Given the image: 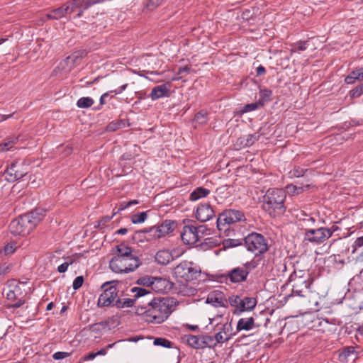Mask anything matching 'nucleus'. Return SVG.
I'll return each mask as SVG.
<instances>
[{
	"instance_id": "f3484780",
	"label": "nucleus",
	"mask_w": 363,
	"mask_h": 363,
	"mask_svg": "<svg viewBox=\"0 0 363 363\" xmlns=\"http://www.w3.org/2000/svg\"><path fill=\"white\" fill-rule=\"evenodd\" d=\"M182 241L187 245H194L199 241L198 233L194 225H185L181 233Z\"/></svg>"
},
{
	"instance_id": "aec40b11",
	"label": "nucleus",
	"mask_w": 363,
	"mask_h": 363,
	"mask_svg": "<svg viewBox=\"0 0 363 363\" xmlns=\"http://www.w3.org/2000/svg\"><path fill=\"white\" fill-rule=\"evenodd\" d=\"M169 84H162L156 86L152 89L150 96L152 101L157 100L162 97L169 96Z\"/></svg>"
},
{
	"instance_id": "9d476101",
	"label": "nucleus",
	"mask_w": 363,
	"mask_h": 363,
	"mask_svg": "<svg viewBox=\"0 0 363 363\" xmlns=\"http://www.w3.org/2000/svg\"><path fill=\"white\" fill-rule=\"evenodd\" d=\"M29 216H20L13 220L9 225V230L14 235L24 236L30 233L33 228V223H30Z\"/></svg>"
},
{
	"instance_id": "a19ab883",
	"label": "nucleus",
	"mask_w": 363,
	"mask_h": 363,
	"mask_svg": "<svg viewBox=\"0 0 363 363\" xmlns=\"http://www.w3.org/2000/svg\"><path fill=\"white\" fill-rule=\"evenodd\" d=\"M21 294V289L18 286H16L13 289L9 291L6 298L10 301H15L18 299V296Z\"/></svg>"
},
{
	"instance_id": "2eb2a0df",
	"label": "nucleus",
	"mask_w": 363,
	"mask_h": 363,
	"mask_svg": "<svg viewBox=\"0 0 363 363\" xmlns=\"http://www.w3.org/2000/svg\"><path fill=\"white\" fill-rule=\"evenodd\" d=\"M206 303L214 307H226L228 305L224 294L220 290L211 291L207 296Z\"/></svg>"
},
{
	"instance_id": "20e7f679",
	"label": "nucleus",
	"mask_w": 363,
	"mask_h": 363,
	"mask_svg": "<svg viewBox=\"0 0 363 363\" xmlns=\"http://www.w3.org/2000/svg\"><path fill=\"white\" fill-rule=\"evenodd\" d=\"M310 273L305 270H294L289 278V283L292 287L289 297L300 296L305 298L310 292V286L313 283Z\"/></svg>"
},
{
	"instance_id": "4d7b16f0",
	"label": "nucleus",
	"mask_w": 363,
	"mask_h": 363,
	"mask_svg": "<svg viewBox=\"0 0 363 363\" xmlns=\"http://www.w3.org/2000/svg\"><path fill=\"white\" fill-rule=\"evenodd\" d=\"M70 355V353L65 352H57L53 354L52 357L55 360L62 359Z\"/></svg>"
},
{
	"instance_id": "c03bdc74",
	"label": "nucleus",
	"mask_w": 363,
	"mask_h": 363,
	"mask_svg": "<svg viewBox=\"0 0 363 363\" xmlns=\"http://www.w3.org/2000/svg\"><path fill=\"white\" fill-rule=\"evenodd\" d=\"M147 218L146 212H140L137 214H134L131 217V221L134 224L141 223L144 222Z\"/></svg>"
},
{
	"instance_id": "5701e85b",
	"label": "nucleus",
	"mask_w": 363,
	"mask_h": 363,
	"mask_svg": "<svg viewBox=\"0 0 363 363\" xmlns=\"http://www.w3.org/2000/svg\"><path fill=\"white\" fill-rule=\"evenodd\" d=\"M257 299L253 297H245L241 299L240 306H239V314L245 311L253 310L257 305Z\"/></svg>"
},
{
	"instance_id": "4be33fe9",
	"label": "nucleus",
	"mask_w": 363,
	"mask_h": 363,
	"mask_svg": "<svg viewBox=\"0 0 363 363\" xmlns=\"http://www.w3.org/2000/svg\"><path fill=\"white\" fill-rule=\"evenodd\" d=\"M203 335H187L184 336V340L190 347L194 349L203 348Z\"/></svg>"
},
{
	"instance_id": "b1692460",
	"label": "nucleus",
	"mask_w": 363,
	"mask_h": 363,
	"mask_svg": "<svg viewBox=\"0 0 363 363\" xmlns=\"http://www.w3.org/2000/svg\"><path fill=\"white\" fill-rule=\"evenodd\" d=\"M255 320L252 317L250 318H242L237 323V330H250L255 328ZM257 326H259L258 325Z\"/></svg>"
},
{
	"instance_id": "c85d7f7f",
	"label": "nucleus",
	"mask_w": 363,
	"mask_h": 363,
	"mask_svg": "<svg viewBox=\"0 0 363 363\" xmlns=\"http://www.w3.org/2000/svg\"><path fill=\"white\" fill-rule=\"evenodd\" d=\"M355 350L354 347H347L344 348L339 354V360L342 362H347L348 358L354 354Z\"/></svg>"
},
{
	"instance_id": "e433bc0d",
	"label": "nucleus",
	"mask_w": 363,
	"mask_h": 363,
	"mask_svg": "<svg viewBox=\"0 0 363 363\" xmlns=\"http://www.w3.org/2000/svg\"><path fill=\"white\" fill-rule=\"evenodd\" d=\"M147 232L150 233V235L155 239H160L167 235L166 233H163V230H162L160 225L157 227L154 226L150 228Z\"/></svg>"
},
{
	"instance_id": "ea45409f",
	"label": "nucleus",
	"mask_w": 363,
	"mask_h": 363,
	"mask_svg": "<svg viewBox=\"0 0 363 363\" xmlns=\"http://www.w3.org/2000/svg\"><path fill=\"white\" fill-rule=\"evenodd\" d=\"M160 226L163 230V233H166L167 234L172 232L174 229L175 223L174 221L170 220H165Z\"/></svg>"
},
{
	"instance_id": "de8ad7c7",
	"label": "nucleus",
	"mask_w": 363,
	"mask_h": 363,
	"mask_svg": "<svg viewBox=\"0 0 363 363\" xmlns=\"http://www.w3.org/2000/svg\"><path fill=\"white\" fill-rule=\"evenodd\" d=\"M306 171V169L300 167H295L290 172V177H300L303 176L305 172Z\"/></svg>"
},
{
	"instance_id": "bb28decb",
	"label": "nucleus",
	"mask_w": 363,
	"mask_h": 363,
	"mask_svg": "<svg viewBox=\"0 0 363 363\" xmlns=\"http://www.w3.org/2000/svg\"><path fill=\"white\" fill-rule=\"evenodd\" d=\"M209 194V189L202 186L197 187L190 194L189 200L191 201H196L206 197Z\"/></svg>"
},
{
	"instance_id": "6e6552de",
	"label": "nucleus",
	"mask_w": 363,
	"mask_h": 363,
	"mask_svg": "<svg viewBox=\"0 0 363 363\" xmlns=\"http://www.w3.org/2000/svg\"><path fill=\"white\" fill-rule=\"evenodd\" d=\"M161 282L164 283V281L162 278L146 276L138 279L137 280V284L139 285L145 286L148 287V289L135 286L133 287L130 291L134 294L135 298L137 299L143 296L152 295V293L151 291V289H158V287L156 285Z\"/></svg>"
},
{
	"instance_id": "c756f323",
	"label": "nucleus",
	"mask_w": 363,
	"mask_h": 363,
	"mask_svg": "<svg viewBox=\"0 0 363 363\" xmlns=\"http://www.w3.org/2000/svg\"><path fill=\"white\" fill-rule=\"evenodd\" d=\"M74 6L81 10H86L95 4L94 0H73Z\"/></svg>"
},
{
	"instance_id": "3c124183",
	"label": "nucleus",
	"mask_w": 363,
	"mask_h": 363,
	"mask_svg": "<svg viewBox=\"0 0 363 363\" xmlns=\"http://www.w3.org/2000/svg\"><path fill=\"white\" fill-rule=\"evenodd\" d=\"M62 6L64 7V10H65L66 15L73 13L76 9V7L74 6V1L73 0H72L71 1H69V2H66Z\"/></svg>"
},
{
	"instance_id": "1a4fd4ad",
	"label": "nucleus",
	"mask_w": 363,
	"mask_h": 363,
	"mask_svg": "<svg viewBox=\"0 0 363 363\" xmlns=\"http://www.w3.org/2000/svg\"><path fill=\"white\" fill-rule=\"evenodd\" d=\"M334 230L328 228L306 229L303 240L315 245H320L330 238Z\"/></svg>"
},
{
	"instance_id": "4c0bfd02",
	"label": "nucleus",
	"mask_w": 363,
	"mask_h": 363,
	"mask_svg": "<svg viewBox=\"0 0 363 363\" xmlns=\"http://www.w3.org/2000/svg\"><path fill=\"white\" fill-rule=\"evenodd\" d=\"M147 232L150 233V235L155 239H160L167 235L166 233H163V230H162L160 225L157 227L154 226L150 228Z\"/></svg>"
},
{
	"instance_id": "72a5a7b5",
	"label": "nucleus",
	"mask_w": 363,
	"mask_h": 363,
	"mask_svg": "<svg viewBox=\"0 0 363 363\" xmlns=\"http://www.w3.org/2000/svg\"><path fill=\"white\" fill-rule=\"evenodd\" d=\"M18 138H11L5 140L4 143L0 144V150L2 152L10 150L17 143Z\"/></svg>"
},
{
	"instance_id": "774afa93",
	"label": "nucleus",
	"mask_w": 363,
	"mask_h": 363,
	"mask_svg": "<svg viewBox=\"0 0 363 363\" xmlns=\"http://www.w3.org/2000/svg\"><path fill=\"white\" fill-rule=\"evenodd\" d=\"M112 94L111 92L109 91H107L104 94H103L101 97H100V99H99V104L101 106H103L106 104V99L109 96V95Z\"/></svg>"
},
{
	"instance_id": "0eeeda50",
	"label": "nucleus",
	"mask_w": 363,
	"mask_h": 363,
	"mask_svg": "<svg viewBox=\"0 0 363 363\" xmlns=\"http://www.w3.org/2000/svg\"><path fill=\"white\" fill-rule=\"evenodd\" d=\"M257 262L254 260L247 262L240 267L230 270L225 275L226 279L232 283H240L247 280L249 273L257 267Z\"/></svg>"
},
{
	"instance_id": "58836bf2",
	"label": "nucleus",
	"mask_w": 363,
	"mask_h": 363,
	"mask_svg": "<svg viewBox=\"0 0 363 363\" xmlns=\"http://www.w3.org/2000/svg\"><path fill=\"white\" fill-rule=\"evenodd\" d=\"M309 186H310L309 185H306L303 186H296L293 184H289V185L286 186V189H287L288 192L290 194H298L303 192V191L309 189Z\"/></svg>"
},
{
	"instance_id": "423d86ee",
	"label": "nucleus",
	"mask_w": 363,
	"mask_h": 363,
	"mask_svg": "<svg viewBox=\"0 0 363 363\" xmlns=\"http://www.w3.org/2000/svg\"><path fill=\"white\" fill-rule=\"evenodd\" d=\"M244 240L247 250L256 256L264 253L268 250L267 240L262 234L252 233L247 235Z\"/></svg>"
},
{
	"instance_id": "603ef678",
	"label": "nucleus",
	"mask_w": 363,
	"mask_h": 363,
	"mask_svg": "<svg viewBox=\"0 0 363 363\" xmlns=\"http://www.w3.org/2000/svg\"><path fill=\"white\" fill-rule=\"evenodd\" d=\"M164 0H148V2L146 4V7L149 10H154L158 6H160Z\"/></svg>"
},
{
	"instance_id": "bf43d9fd",
	"label": "nucleus",
	"mask_w": 363,
	"mask_h": 363,
	"mask_svg": "<svg viewBox=\"0 0 363 363\" xmlns=\"http://www.w3.org/2000/svg\"><path fill=\"white\" fill-rule=\"evenodd\" d=\"M162 280L164 281V283H158L156 286L158 287V289H151V291L152 290H154L156 292H158V293H164L165 291V289H166V285H167V281L165 279H162Z\"/></svg>"
},
{
	"instance_id": "393cba45",
	"label": "nucleus",
	"mask_w": 363,
	"mask_h": 363,
	"mask_svg": "<svg viewBox=\"0 0 363 363\" xmlns=\"http://www.w3.org/2000/svg\"><path fill=\"white\" fill-rule=\"evenodd\" d=\"M356 81H363V67L352 71L345 79L348 84H354Z\"/></svg>"
},
{
	"instance_id": "f8f14e48",
	"label": "nucleus",
	"mask_w": 363,
	"mask_h": 363,
	"mask_svg": "<svg viewBox=\"0 0 363 363\" xmlns=\"http://www.w3.org/2000/svg\"><path fill=\"white\" fill-rule=\"evenodd\" d=\"M245 220V215L242 211L235 209L225 210L218 216L217 227L221 230V225H231Z\"/></svg>"
},
{
	"instance_id": "cd10ccee",
	"label": "nucleus",
	"mask_w": 363,
	"mask_h": 363,
	"mask_svg": "<svg viewBox=\"0 0 363 363\" xmlns=\"http://www.w3.org/2000/svg\"><path fill=\"white\" fill-rule=\"evenodd\" d=\"M66 16L63 6L53 9L46 15L48 19L58 20Z\"/></svg>"
},
{
	"instance_id": "7c9ffc66",
	"label": "nucleus",
	"mask_w": 363,
	"mask_h": 363,
	"mask_svg": "<svg viewBox=\"0 0 363 363\" xmlns=\"http://www.w3.org/2000/svg\"><path fill=\"white\" fill-rule=\"evenodd\" d=\"M308 41H298L291 45L290 50L291 55L295 52H300L307 49Z\"/></svg>"
},
{
	"instance_id": "6e6d98bb",
	"label": "nucleus",
	"mask_w": 363,
	"mask_h": 363,
	"mask_svg": "<svg viewBox=\"0 0 363 363\" xmlns=\"http://www.w3.org/2000/svg\"><path fill=\"white\" fill-rule=\"evenodd\" d=\"M84 283V277L83 276H78L77 277L72 284L73 289L74 290L79 289L80 287H82V284Z\"/></svg>"
},
{
	"instance_id": "4468645a",
	"label": "nucleus",
	"mask_w": 363,
	"mask_h": 363,
	"mask_svg": "<svg viewBox=\"0 0 363 363\" xmlns=\"http://www.w3.org/2000/svg\"><path fill=\"white\" fill-rule=\"evenodd\" d=\"M84 52L78 51L74 52L66 59L60 62L58 69L63 72H69L72 68L78 63V62L83 57Z\"/></svg>"
},
{
	"instance_id": "9b49d317",
	"label": "nucleus",
	"mask_w": 363,
	"mask_h": 363,
	"mask_svg": "<svg viewBox=\"0 0 363 363\" xmlns=\"http://www.w3.org/2000/svg\"><path fill=\"white\" fill-rule=\"evenodd\" d=\"M103 292L99 297L98 306L100 307L110 306L118 296V289L113 281H107L101 285Z\"/></svg>"
},
{
	"instance_id": "13d9d810",
	"label": "nucleus",
	"mask_w": 363,
	"mask_h": 363,
	"mask_svg": "<svg viewBox=\"0 0 363 363\" xmlns=\"http://www.w3.org/2000/svg\"><path fill=\"white\" fill-rule=\"evenodd\" d=\"M363 246V236H361V237H359L356 239V240L354 241L353 245H352V247H353V250H352V253L355 252V251L357 250V249L358 247H361Z\"/></svg>"
},
{
	"instance_id": "473e14b6",
	"label": "nucleus",
	"mask_w": 363,
	"mask_h": 363,
	"mask_svg": "<svg viewBox=\"0 0 363 363\" xmlns=\"http://www.w3.org/2000/svg\"><path fill=\"white\" fill-rule=\"evenodd\" d=\"M272 92L269 89H263L259 91V102L262 106L265 103L271 101Z\"/></svg>"
},
{
	"instance_id": "412c9836",
	"label": "nucleus",
	"mask_w": 363,
	"mask_h": 363,
	"mask_svg": "<svg viewBox=\"0 0 363 363\" xmlns=\"http://www.w3.org/2000/svg\"><path fill=\"white\" fill-rule=\"evenodd\" d=\"M155 259L159 264L167 265L174 260V257L171 251L168 250H161L156 253Z\"/></svg>"
},
{
	"instance_id": "8fccbe9b",
	"label": "nucleus",
	"mask_w": 363,
	"mask_h": 363,
	"mask_svg": "<svg viewBox=\"0 0 363 363\" xmlns=\"http://www.w3.org/2000/svg\"><path fill=\"white\" fill-rule=\"evenodd\" d=\"M350 96L352 98L359 97L363 94V84L355 86L352 89L350 92Z\"/></svg>"
},
{
	"instance_id": "f704fd0d",
	"label": "nucleus",
	"mask_w": 363,
	"mask_h": 363,
	"mask_svg": "<svg viewBox=\"0 0 363 363\" xmlns=\"http://www.w3.org/2000/svg\"><path fill=\"white\" fill-rule=\"evenodd\" d=\"M94 104V100L90 97H82L78 99L77 106L81 108H87Z\"/></svg>"
},
{
	"instance_id": "7ed1b4c3",
	"label": "nucleus",
	"mask_w": 363,
	"mask_h": 363,
	"mask_svg": "<svg viewBox=\"0 0 363 363\" xmlns=\"http://www.w3.org/2000/svg\"><path fill=\"white\" fill-rule=\"evenodd\" d=\"M286 193L281 189H269L263 196V208L271 217L283 215L286 211L284 204Z\"/></svg>"
},
{
	"instance_id": "79ce46f5",
	"label": "nucleus",
	"mask_w": 363,
	"mask_h": 363,
	"mask_svg": "<svg viewBox=\"0 0 363 363\" xmlns=\"http://www.w3.org/2000/svg\"><path fill=\"white\" fill-rule=\"evenodd\" d=\"M203 348L205 347H214L217 345L216 340L215 337L209 336V335H203Z\"/></svg>"
},
{
	"instance_id": "f257e3e1",
	"label": "nucleus",
	"mask_w": 363,
	"mask_h": 363,
	"mask_svg": "<svg viewBox=\"0 0 363 363\" xmlns=\"http://www.w3.org/2000/svg\"><path fill=\"white\" fill-rule=\"evenodd\" d=\"M116 254L109 262L110 269L117 274H127L134 272L140 265L139 258L133 254V249L125 245L120 244L116 247Z\"/></svg>"
},
{
	"instance_id": "864d4df0",
	"label": "nucleus",
	"mask_w": 363,
	"mask_h": 363,
	"mask_svg": "<svg viewBox=\"0 0 363 363\" xmlns=\"http://www.w3.org/2000/svg\"><path fill=\"white\" fill-rule=\"evenodd\" d=\"M260 107H262V106L261 104H259V101H257L256 103H252V104H247L244 107L243 111L249 112V111H255Z\"/></svg>"
},
{
	"instance_id": "680f3d73",
	"label": "nucleus",
	"mask_w": 363,
	"mask_h": 363,
	"mask_svg": "<svg viewBox=\"0 0 363 363\" xmlns=\"http://www.w3.org/2000/svg\"><path fill=\"white\" fill-rule=\"evenodd\" d=\"M11 265L7 264H3L0 266V276L6 274L11 269Z\"/></svg>"
},
{
	"instance_id": "49530a36",
	"label": "nucleus",
	"mask_w": 363,
	"mask_h": 363,
	"mask_svg": "<svg viewBox=\"0 0 363 363\" xmlns=\"http://www.w3.org/2000/svg\"><path fill=\"white\" fill-rule=\"evenodd\" d=\"M194 121L199 124H204L207 122V113L201 111L198 112L194 116Z\"/></svg>"
},
{
	"instance_id": "052dcab7",
	"label": "nucleus",
	"mask_w": 363,
	"mask_h": 363,
	"mask_svg": "<svg viewBox=\"0 0 363 363\" xmlns=\"http://www.w3.org/2000/svg\"><path fill=\"white\" fill-rule=\"evenodd\" d=\"M73 263V261L71 260L69 262H64L62 263V264H60L58 268H57V271L60 272V273H64L67 270V268L68 267L72 264Z\"/></svg>"
},
{
	"instance_id": "2f4dec72",
	"label": "nucleus",
	"mask_w": 363,
	"mask_h": 363,
	"mask_svg": "<svg viewBox=\"0 0 363 363\" xmlns=\"http://www.w3.org/2000/svg\"><path fill=\"white\" fill-rule=\"evenodd\" d=\"M241 299V297L239 296L232 295L228 298V300H227L228 303L235 307V314L239 315V306H240Z\"/></svg>"
},
{
	"instance_id": "6ab92c4d",
	"label": "nucleus",
	"mask_w": 363,
	"mask_h": 363,
	"mask_svg": "<svg viewBox=\"0 0 363 363\" xmlns=\"http://www.w3.org/2000/svg\"><path fill=\"white\" fill-rule=\"evenodd\" d=\"M231 325L226 323L221 326L219 332H218L214 337L217 344H218L227 342L231 338Z\"/></svg>"
},
{
	"instance_id": "5fc2aeb1",
	"label": "nucleus",
	"mask_w": 363,
	"mask_h": 363,
	"mask_svg": "<svg viewBox=\"0 0 363 363\" xmlns=\"http://www.w3.org/2000/svg\"><path fill=\"white\" fill-rule=\"evenodd\" d=\"M195 228L196 233H198L199 240H200L202 237L206 234V232L208 230V228L205 225H200L197 227L195 226Z\"/></svg>"
},
{
	"instance_id": "ddd939ff",
	"label": "nucleus",
	"mask_w": 363,
	"mask_h": 363,
	"mask_svg": "<svg viewBox=\"0 0 363 363\" xmlns=\"http://www.w3.org/2000/svg\"><path fill=\"white\" fill-rule=\"evenodd\" d=\"M28 166L23 162H14L4 171V175L9 182H14L26 175Z\"/></svg>"
},
{
	"instance_id": "39448f33",
	"label": "nucleus",
	"mask_w": 363,
	"mask_h": 363,
	"mask_svg": "<svg viewBox=\"0 0 363 363\" xmlns=\"http://www.w3.org/2000/svg\"><path fill=\"white\" fill-rule=\"evenodd\" d=\"M174 274L182 282H187L196 279L201 274V269L191 262L182 261L174 267Z\"/></svg>"
},
{
	"instance_id": "dca6fc26",
	"label": "nucleus",
	"mask_w": 363,
	"mask_h": 363,
	"mask_svg": "<svg viewBox=\"0 0 363 363\" xmlns=\"http://www.w3.org/2000/svg\"><path fill=\"white\" fill-rule=\"evenodd\" d=\"M215 216L214 211L209 203H201L196 211V218L201 222H206Z\"/></svg>"
},
{
	"instance_id": "a211bd4d",
	"label": "nucleus",
	"mask_w": 363,
	"mask_h": 363,
	"mask_svg": "<svg viewBox=\"0 0 363 363\" xmlns=\"http://www.w3.org/2000/svg\"><path fill=\"white\" fill-rule=\"evenodd\" d=\"M260 135H261L259 133L243 135L238 138L235 145L238 149L251 146L259 140Z\"/></svg>"
},
{
	"instance_id": "a878e982",
	"label": "nucleus",
	"mask_w": 363,
	"mask_h": 363,
	"mask_svg": "<svg viewBox=\"0 0 363 363\" xmlns=\"http://www.w3.org/2000/svg\"><path fill=\"white\" fill-rule=\"evenodd\" d=\"M45 211L43 209H36L30 213L24 214L25 216H29L30 223H33V228L44 218Z\"/></svg>"
},
{
	"instance_id": "69168bd1",
	"label": "nucleus",
	"mask_w": 363,
	"mask_h": 363,
	"mask_svg": "<svg viewBox=\"0 0 363 363\" xmlns=\"http://www.w3.org/2000/svg\"><path fill=\"white\" fill-rule=\"evenodd\" d=\"M127 86H128V84H125L116 89L110 91V92L113 93V95H117V94L122 93L123 91H125L126 89Z\"/></svg>"
},
{
	"instance_id": "c9c22d12",
	"label": "nucleus",
	"mask_w": 363,
	"mask_h": 363,
	"mask_svg": "<svg viewBox=\"0 0 363 363\" xmlns=\"http://www.w3.org/2000/svg\"><path fill=\"white\" fill-rule=\"evenodd\" d=\"M17 246L15 242H10L6 245L0 251V254H4L6 256L11 255L16 250Z\"/></svg>"
},
{
	"instance_id": "a18cd8bd",
	"label": "nucleus",
	"mask_w": 363,
	"mask_h": 363,
	"mask_svg": "<svg viewBox=\"0 0 363 363\" xmlns=\"http://www.w3.org/2000/svg\"><path fill=\"white\" fill-rule=\"evenodd\" d=\"M135 299L132 298H125L123 301L121 299H118L116 301V305L118 308H125V307H131L135 304Z\"/></svg>"
},
{
	"instance_id": "e2e57ef3",
	"label": "nucleus",
	"mask_w": 363,
	"mask_h": 363,
	"mask_svg": "<svg viewBox=\"0 0 363 363\" xmlns=\"http://www.w3.org/2000/svg\"><path fill=\"white\" fill-rule=\"evenodd\" d=\"M138 200H132L129 202L121 203L119 210L125 209L133 204H138Z\"/></svg>"
},
{
	"instance_id": "338daca9",
	"label": "nucleus",
	"mask_w": 363,
	"mask_h": 363,
	"mask_svg": "<svg viewBox=\"0 0 363 363\" xmlns=\"http://www.w3.org/2000/svg\"><path fill=\"white\" fill-rule=\"evenodd\" d=\"M24 303H25L24 299H23V298H18V299H17L16 301H15V303H13L11 306V308H17L21 307L22 305H23V304H24Z\"/></svg>"
},
{
	"instance_id": "37998d69",
	"label": "nucleus",
	"mask_w": 363,
	"mask_h": 363,
	"mask_svg": "<svg viewBox=\"0 0 363 363\" xmlns=\"http://www.w3.org/2000/svg\"><path fill=\"white\" fill-rule=\"evenodd\" d=\"M154 345L157 346H161L166 348L172 347L173 343L166 338L157 337L154 340Z\"/></svg>"
},
{
	"instance_id": "f03ea898",
	"label": "nucleus",
	"mask_w": 363,
	"mask_h": 363,
	"mask_svg": "<svg viewBox=\"0 0 363 363\" xmlns=\"http://www.w3.org/2000/svg\"><path fill=\"white\" fill-rule=\"evenodd\" d=\"M145 309L140 313L143 320L153 324H160L167 319L172 311L169 301L165 298H155L148 301L147 306L142 307Z\"/></svg>"
},
{
	"instance_id": "0e129e2a",
	"label": "nucleus",
	"mask_w": 363,
	"mask_h": 363,
	"mask_svg": "<svg viewBox=\"0 0 363 363\" xmlns=\"http://www.w3.org/2000/svg\"><path fill=\"white\" fill-rule=\"evenodd\" d=\"M303 220L308 226L313 225L315 223V219L313 217H312L311 216H308V215H306V218H304L303 219Z\"/></svg>"
},
{
	"instance_id": "09e8293b",
	"label": "nucleus",
	"mask_w": 363,
	"mask_h": 363,
	"mask_svg": "<svg viewBox=\"0 0 363 363\" xmlns=\"http://www.w3.org/2000/svg\"><path fill=\"white\" fill-rule=\"evenodd\" d=\"M123 124V121H113L107 125L106 129L108 131H115L122 128Z\"/></svg>"
}]
</instances>
